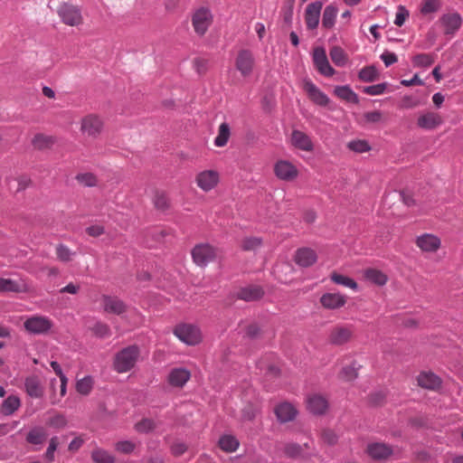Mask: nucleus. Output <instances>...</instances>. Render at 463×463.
<instances>
[{"label":"nucleus","mask_w":463,"mask_h":463,"mask_svg":"<svg viewBox=\"0 0 463 463\" xmlns=\"http://www.w3.org/2000/svg\"><path fill=\"white\" fill-rule=\"evenodd\" d=\"M140 350L136 345H128L115 355L113 367L116 372L124 373L133 369L139 358Z\"/></svg>","instance_id":"obj_1"},{"label":"nucleus","mask_w":463,"mask_h":463,"mask_svg":"<svg viewBox=\"0 0 463 463\" xmlns=\"http://www.w3.org/2000/svg\"><path fill=\"white\" fill-rule=\"evenodd\" d=\"M193 261L201 268L213 262L217 256V250L210 243H198L191 251Z\"/></svg>","instance_id":"obj_2"},{"label":"nucleus","mask_w":463,"mask_h":463,"mask_svg":"<svg viewBox=\"0 0 463 463\" xmlns=\"http://www.w3.org/2000/svg\"><path fill=\"white\" fill-rule=\"evenodd\" d=\"M53 326V322L45 316L34 315L24 322V327L31 335H40L48 334Z\"/></svg>","instance_id":"obj_3"},{"label":"nucleus","mask_w":463,"mask_h":463,"mask_svg":"<svg viewBox=\"0 0 463 463\" xmlns=\"http://www.w3.org/2000/svg\"><path fill=\"white\" fill-rule=\"evenodd\" d=\"M57 13L61 20L67 25L78 26L82 24L81 10L76 5L62 3L58 7Z\"/></svg>","instance_id":"obj_4"},{"label":"nucleus","mask_w":463,"mask_h":463,"mask_svg":"<svg viewBox=\"0 0 463 463\" xmlns=\"http://www.w3.org/2000/svg\"><path fill=\"white\" fill-rule=\"evenodd\" d=\"M174 335L188 345H195L201 341L199 328L191 324H182L175 326Z\"/></svg>","instance_id":"obj_5"},{"label":"nucleus","mask_w":463,"mask_h":463,"mask_svg":"<svg viewBox=\"0 0 463 463\" xmlns=\"http://www.w3.org/2000/svg\"><path fill=\"white\" fill-rule=\"evenodd\" d=\"M213 16L212 12L207 7H201L197 9L192 16V24L194 32L198 35H204L208 28L212 24Z\"/></svg>","instance_id":"obj_6"},{"label":"nucleus","mask_w":463,"mask_h":463,"mask_svg":"<svg viewBox=\"0 0 463 463\" xmlns=\"http://www.w3.org/2000/svg\"><path fill=\"white\" fill-rule=\"evenodd\" d=\"M255 66V58L251 51H239L235 59V68L244 78L249 77L253 72Z\"/></svg>","instance_id":"obj_7"},{"label":"nucleus","mask_w":463,"mask_h":463,"mask_svg":"<svg viewBox=\"0 0 463 463\" xmlns=\"http://www.w3.org/2000/svg\"><path fill=\"white\" fill-rule=\"evenodd\" d=\"M103 130V121L101 118L93 114H90L82 118L80 131L83 135L96 138Z\"/></svg>","instance_id":"obj_8"},{"label":"nucleus","mask_w":463,"mask_h":463,"mask_svg":"<svg viewBox=\"0 0 463 463\" xmlns=\"http://www.w3.org/2000/svg\"><path fill=\"white\" fill-rule=\"evenodd\" d=\"M313 61L318 72L326 77L335 74L334 68L330 65L323 47H317L313 52Z\"/></svg>","instance_id":"obj_9"},{"label":"nucleus","mask_w":463,"mask_h":463,"mask_svg":"<svg viewBox=\"0 0 463 463\" xmlns=\"http://www.w3.org/2000/svg\"><path fill=\"white\" fill-rule=\"evenodd\" d=\"M219 173L215 170H204L197 174L195 182L203 192L213 190L219 183Z\"/></svg>","instance_id":"obj_10"},{"label":"nucleus","mask_w":463,"mask_h":463,"mask_svg":"<svg viewBox=\"0 0 463 463\" xmlns=\"http://www.w3.org/2000/svg\"><path fill=\"white\" fill-rule=\"evenodd\" d=\"M276 176L283 181H293L298 175L297 167L287 160H279L274 165Z\"/></svg>","instance_id":"obj_11"},{"label":"nucleus","mask_w":463,"mask_h":463,"mask_svg":"<svg viewBox=\"0 0 463 463\" xmlns=\"http://www.w3.org/2000/svg\"><path fill=\"white\" fill-rule=\"evenodd\" d=\"M48 432L42 425H34L29 429L25 435V441L27 444L34 446L38 450L47 440Z\"/></svg>","instance_id":"obj_12"},{"label":"nucleus","mask_w":463,"mask_h":463,"mask_svg":"<svg viewBox=\"0 0 463 463\" xmlns=\"http://www.w3.org/2000/svg\"><path fill=\"white\" fill-rule=\"evenodd\" d=\"M353 329L350 326H336L331 329L328 339L335 345H342L350 341L353 336Z\"/></svg>","instance_id":"obj_13"},{"label":"nucleus","mask_w":463,"mask_h":463,"mask_svg":"<svg viewBox=\"0 0 463 463\" xmlns=\"http://www.w3.org/2000/svg\"><path fill=\"white\" fill-rule=\"evenodd\" d=\"M415 243L424 252H435L441 245L440 239L432 233H423L417 236Z\"/></svg>","instance_id":"obj_14"},{"label":"nucleus","mask_w":463,"mask_h":463,"mask_svg":"<svg viewBox=\"0 0 463 463\" xmlns=\"http://www.w3.org/2000/svg\"><path fill=\"white\" fill-rule=\"evenodd\" d=\"M366 452L374 460H386L393 454V449L386 443L373 442L367 445Z\"/></svg>","instance_id":"obj_15"},{"label":"nucleus","mask_w":463,"mask_h":463,"mask_svg":"<svg viewBox=\"0 0 463 463\" xmlns=\"http://www.w3.org/2000/svg\"><path fill=\"white\" fill-rule=\"evenodd\" d=\"M102 305L106 313L121 316L127 311L125 302L115 296L103 295Z\"/></svg>","instance_id":"obj_16"},{"label":"nucleus","mask_w":463,"mask_h":463,"mask_svg":"<svg viewBox=\"0 0 463 463\" xmlns=\"http://www.w3.org/2000/svg\"><path fill=\"white\" fill-rule=\"evenodd\" d=\"M317 260V255L314 250L308 247H302L296 250L294 261L301 268H308Z\"/></svg>","instance_id":"obj_17"},{"label":"nucleus","mask_w":463,"mask_h":463,"mask_svg":"<svg viewBox=\"0 0 463 463\" xmlns=\"http://www.w3.org/2000/svg\"><path fill=\"white\" fill-rule=\"evenodd\" d=\"M322 7L323 4L320 1H316L307 5L305 13V20L307 29L314 30L317 27Z\"/></svg>","instance_id":"obj_18"},{"label":"nucleus","mask_w":463,"mask_h":463,"mask_svg":"<svg viewBox=\"0 0 463 463\" xmlns=\"http://www.w3.org/2000/svg\"><path fill=\"white\" fill-rule=\"evenodd\" d=\"M304 90L309 99L317 105L326 107L329 103V98L321 91L311 80H304Z\"/></svg>","instance_id":"obj_19"},{"label":"nucleus","mask_w":463,"mask_h":463,"mask_svg":"<svg viewBox=\"0 0 463 463\" xmlns=\"http://www.w3.org/2000/svg\"><path fill=\"white\" fill-rule=\"evenodd\" d=\"M307 408L314 415H323L328 409V402L320 394H312L307 398Z\"/></svg>","instance_id":"obj_20"},{"label":"nucleus","mask_w":463,"mask_h":463,"mask_svg":"<svg viewBox=\"0 0 463 463\" xmlns=\"http://www.w3.org/2000/svg\"><path fill=\"white\" fill-rule=\"evenodd\" d=\"M190 378V371L183 367H178L170 371L167 376V382L173 387L183 388Z\"/></svg>","instance_id":"obj_21"},{"label":"nucleus","mask_w":463,"mask_h":463,"mask_svg":"<svg viewBox=\"0 0 463 463\" xmlns=\"http://www.w3.org/2000/svg\"><path fill=\"white\" fill-rule=\"evenodd\" d=\"M418 384L427 390L436 391L440 388L442 381L431 372H422L417 377Z\"/></svg>","instance_id":"obj_22"},{"label":"nucleus","mask_w":463,"mask_h":463,"mask_svg":"<svg viewBox=\"0 0 463 463\" xmlns=\"http://www.w3.org/2000/svg\"><path fill=\"white\" fill-rule=\"evenodd\" d=\"M291 143L296 148L302 151L312 152L314 150V145L309 136L298 129L291 133Z\"/></svg>","instance_id":"obj_23"},{"label":"nucleus","mask_w":463,"mask_h":463,"mask_svg":"<svg viewBox=\"0 0 463 463\" xmlns=\"http://www.w3.org/2000/svg\"><path fill=\"white\" fill-rule=\"evenodd\" d=\"M321 305L326 309H337L346 303V297L340 293H325L320 298Z\"/></svg>","instance_id":"obj_24"},{"label":"nucleus","mask_w":463,"mask_h":463,"mask_svg":"<svg viewBox=\"0 0 463 463\" xmlns=\"http://www.w3.org/2000/svg\"><path fill=\"white\" fill-rule=\"evenodd\" d=\"M275 414L277 419L281 423H286L293 420L297 414V409L289 402H282L276 406Z\"/></svg>","instance_id":"obj_25"},{"label":"nucleus","mask_w":463,"mask_h":463,"mask_svg":"<svg viewBox=\"0 0 463 463\" xmlns=\"http://www.w3.org/2000/svg\"><path fill=\"white\" fill-rule=\"evenodd\" d=\"M443 123L442 118L435 112H427L418 118L417 125L425 130H432Z\"/></svg>","instance_id":"obj_26"},{"label":"nucleus","mask_w":463,"mask_h":463,"mask_svg":"<svg viewBox=\"0 0 463 463\" xmlns=\"http://www.w3.org/2000/svg\"><path fill=\"white\" fill-rule=\"evenodd\" d=\"M440 23L445 28L446 34H453L462 24L461 16L458 13L443 14Z\"/></svg>","instance_id":"obj_27"},{"label":"nucleus","mask_w":463,"mask_h":463,"mask_svg":"<svg viewBox=\"0 0 463 463\" xmlns=\"http://www.w3.org/2000/svg\"><path fill=\"white\" fill-rule=\"evenodd\" d=\"M264 292L260 287L251 286L241 288L237 292V298L244 301H255L260 299Z\"/></svg>","instance_id":"obj_28"},{"label":"nucleus","mask_w":463,"mask_h":463,"mask_svg":"<svg viewBox=\"0 0 463 463\" xmlns=\"http://www.w3.org/2000/svg\"><path fill=\"white\" fill-rule=\"evenodd\" d=\"M26 393L32 398H42L43 388L37 376L27 377L24 381Z\"/></svg>","instance_id":"obj_29"},{"label":"nucleus","mask_w":463,"mask_h":463,"mask_svg":"<svg viewBox=\"0 0 463 463\" xmlns=\"http://www.w3.org/2000/svg\"><path fill=\"white\" fill-rule=\"evenodd\" d=\"M334 94L346 102L353 104H357L359 102L358 95L349 85L336 86L334 90Z\"/></svg>","instance_id":"obj_30"},{"label":"nucleus","mask_w":463,"mask_h":463,"mask_svg":"<svg viewBox=\"0 0 463 463\" xmlns=\"http://www.w3.org/2000/svg\"><path fill=\"white\" fill-rule=\"evenodd\" d=\"M21 406V401L16 395H9L5 398L1 406V413L5 416L13 415Z\"/></svg>","instance_id":"obj_31"},{"label":"nucleus","mask_w":463,"mask_h":463,"mask_svg":"<svg viewBox=\"0 0 463 463\" xmlns=\"http://www.w3.org/2000/svg\"><path fill=\"white\" fill-rule=\"evenodd\" d=\"M364 277L367 280L377 286H383L386 284L388 278L381 270L375 269H368L364 271Z\"/></svg>","instance_id":"obj_32"},{"label":"nucleus","mask_w":463,"mask_h":463,"mask_svg":"<svg viewBox=\"0 0 463 463\" xmlns=\"http://www.w3.org/2000/svg\"><path fill=\"white\" fill-rule=\"evenodd\" d=\"M91 459L94 463H115V457L108 450L97 448L91 451Z\"/></svg>","instance_id":"obj_33"},{"label":"nucleus","mask_w":463,"mask_h":463,"mask_svg":"<svg viewBox=\"0 0 463 463\" xmlns=\"http://www.w3.org/2000/svg\"><path fill=\"white\" fill-rule=\"evenodd\" d=\"M230 136L231 128L229 124L226 122L222 123L219 127L218 135L214 138V145L218 147L224 146L228 143Z\"/></svg>","instance_id":"obj_34"},{"label":"nucleus","mask_w":463,"mask_h":463,"mask_svg":"<svg viewBox=\"0 0 463 463\" xmlns=\"http://www.w3.org/2000/svg\"><path fill=\"white\" fill-rule=\"evenodd\" d=\"M337 12V8L332 5L325 8L322 17V25L325 28L330 29L334 26Z\"/></svg>","instance_id":"obj_35"},{"label":"nucleus","mask_w":463,"mask_h":463,"mask_svg":"<svg viewBox=\"0 0 463 463\" xmlns=\"http://www.w3.org/2000/svg\"><path fill=\"white\" fill-rule=\"evenodd\" d=\"M358 78L364 82H373L378 80L379 71L374 65L365 66L360 70Z\"/></svg>","instance_id":"obj_36"},{"label":"nucleus","mask_w":463,"mask_h":463,"mask_svg":"<svg viewBox=\"0 0 463 463\" xmlns=\"http://www.w3.org/2000/svg\"><path fill=\"white\" fill-rule=\"evenodd\" d=\"M93 378L90 375H86L76 382L75 388L80 394L89 395L93 389Z\"/></svg>","instance_id":"obj_37"},{"label":"nucleus","mask_w":463,"mask_h":463,"mask_svg":"<svg viewBox=\"0 0 463 463\" xmlns=\"http://www.w3.org/2000/svg\"><path fill=\"white\" fill-rule=\"evenodd\" d=\"M362 366L356 362L353 361L349 365L345 366L341 371V378L345 381H354L358 376V371Z\"/></svg>","instance_id":"obj_38"},{"label":"nucleus","mask_w":463,"mask_h":463,"mask_svg":"<svg viewBox=\"0 0 463 463\" xmlns=\"http://www.w3.org/2000/svg\"><path fill=\"white\" fill-rule=\"evenodd\" d=\"M220 448L226 452H233L239 447L238 439L232 435H223L219 439Z\"/></svg>","instance_id":"obj_39"},{"label":"nucleus","mask_w":463,"mask_h":463,"mask_svg":"<svg viewBox=\"0 0 463 463\" xmlns=\"http://www.w3.org/2000/svg\"><path fill=\"white\" fill-rule=\"evenodd\" d=\"M331 280L337 284L342 285L346 288H350L354 290L358 289V284L351 278L339 274L337 272H333L330 276Z\"/></svg>","instance_id":"obj_40"},{"label":"nucleus","mask_w":463,"mask_h":463,"mask_svg":"<svg viewBox=\"0 0 463 463\" xmlns=\"http://www.w3.org/2000/svg\"><path fill=\"white\" fill-rule=\"evenodd\" d=\"M329 55L336 66L342 67L346 63L347 57L341 47L334 46L331 48Z\"/></svg>","instance_id":"obj_41"},{"label":"nucleus","mask_w":463,"mask_h":463,"mask_svg":"<svg viewBox=\"0 0 463 463\" xmlns=\"http://www.w3.org/2000/svg\"><path fill=\"white\" fill-rule=\"evenodd\" d=\"M59 445V437L52 436L49 439L48 447L43 454L44 458L48 462H53L55 460V451L57 450Z\"/></svg>","instance_id":"obj_42"},{"label":"nucleus","mask_w":463,"mask_h":463,"mask_svg":"<svg viewBox=\"0 0 463 463\" xmlns=\"http://www.w3.org/2000/svg\"><path fill=\"white\" fill-rule=\"evenodd\" d=\"M412 62L416 67L428 68L434 62V57L429 53H420L413 57Z\"/></svg>","instance_id":"obj_43"},{"label":"nucleus","mask_w":463,"mask_h":463,"mask_svg":"<svg viewBox=\"0 0 463 463\" xmlns=\"http://www.w3.org/2000/svg\"><path fill=\"white\" fill-rule=\"evenodd\" d=\"M262 245V239L260 237H246L241 242L243 250L251 251L260 249Z\"/></svg>","instance_id":"obj_44"},{"label":"nucleus","mask_w":463,"mask_h":463,"mask_svg":"<svg viewBox=\"0 0 463 463\" xmlns=\"http://www.w3.org/2000/svg\"><path fill=\"white\" fill-rule=\"evenodd\" d=\"M155 429L156 422L148 418H144L135 424V430L139 433H149Z\"/></svg>","instance_id":"obj_45"},{"label":"nucleus","mask_w":463,"mask_h":463,"mask_svg":"<svg viewBox=\"0 0 463 463\" xmlns=\"http://www.w3.org/2000/svg\"><path fill=\"white\" fill-rule=\"evenodd\" d=\"M347 147L356 153L368 152L371 149L367 141L362 139L352 140L347 144Z\"/></svg>","instance_id":"obj_46"},{"label":"nucleus","mask_w":463,"mask_h":463,"mask_svg":"<svg viewBox=\"0 0 463 463\" xmlns=\"http://www.w3.org/2000/svg\"><path fill=\"white\" fill-rule=\"evenodd\" d=\"M136 443L131 440H120L115 443V449L122 454L129 455L136 449Z\"/></svg>","instance_id":"obj_47"},{"label":"nucleus","mask_w":463,"mask_h":463,"mask_svg":"<svg viewBox=\"0 0 463 463\" xmlns=\"http://www.w3.org/2000/svg\"><path fill=\"white\" fill-rule=\"evenodd\" d=\"M92 331L94 335L99 338H107L111 335L110 327L103 322H97L93 326Z\"/></svg>","instance_id":"obj_48"},{"label":"nucleus","mask_w":463,"mask_h":463,"mask_svg":"<svg viewBox=\"0 0 463 463\" xmlns=\"http://www.w3.org/2000/svg\"><path fill=\"white\" fill-rule=\"evenodd\" d=\"M57 258L63 262H68L71 260L74 253L66 245L60 243L56 247Z\"/></svg>","instance_id":"obj_49"},{"label":"nucleus","mask_w":463,"mask_h":463,"mask_svg":"<svg viewBox=\"0 0 463 463\" xmlns=\"http://www.w3.org/2000/svg\"><path fill=\"white\" fill-rule=\"evenodd\" d=\"M18 284L10 279H0V292H17Z\"/></svg>","instance_id":"obj_50"},{"label":"nucleus","mask_w":463,"mask_h":463,"mask_svg":"<svg viewBox=\"0 0 463 463\" xmlns=\"http://www.w3.org/2000/svg\"><path fill=\"white\" fill-rule=\"evenodd\" d=\"M154 204L158 210H165L168 208L169 200L165 194L164 193H156L154 196Z\"/></svg>","instance_id":"obj_51"},{"label":"nucleus","mask_w":463,"mask_h":463,"mask_svg":"<svg viewBox=\"0 0 463 463\" xmlns=\"http://www.w3.org/2000/svg\"><path fill=\"white\" fill-rule=\"evenodd\" d=\"M387 88V83L383 82L375 85L366 86L364 88L363 91L365 94L371 95V96H376L383 94Z\"/></svg>","instance_id":"obj_52"},{"label":"nucleus","mask_w":463,"mask_h":463,"mask_svg":"<svg viewBox=\"0 0 463 463\" xmlns=\"http://www.w3.org/2000/svg\"><path fill=\"white\" fill-rule=\"evenodd\" d=\"M439 7H440L439 0H425L421 6L420 12L423 14H428L430 13L437 12Z\"/></svg>","instance_id":"obj_53"},{"label":"nucleus","mask_w":463,"mask_h":463,"mask_svg":"<svg viewBox=\"0 0 463 463\" xmlns=\"http://www.w3.org/2000/svg\"><path fill=\"white\" fill-rule=\"evenodd\" d=\"M52 142V137H46L43 134H36L32 141L33 145L39 149L47 147Z\"/></svg>","instance_id":"obj_54"},{"label":"nucleus","mask_w":463,"mask_h":463,"mask_svg":"<svg viewBox=\"0 0 463 463\" xmlns=\"http://www.w3.org/2000/svg\"><path fill=\"white\" fill-rule=\"evenodd\" d=\"M76 179L82 184L88 187H92L97 184V178L93 174L90 173H85V174H79L76 176Z\"/></svg>","instance_id":"obj_55"},{"label":"nucleus","mask_w":463,"mask_h":463,"mask_svg":"<svg viewBox=\"0 0 463 463\" xmlns=\"http://www.w3.org/2000/svg\"><path fill=\"white\" fill-rule=\"evenodd\" d=\"M410 13L403 5H399L395 15L394 24L397 26H402L409 17Z\"/></svg>","instance_id":"obj_56"},{"label":"nucleus","mask_w":463,"mask_h":463,"mask_svg":"<svg viewBox=\"0 0 463 463\" xmlns=\"http://www.w3.org/2000/svg\"><path fill=\"white\" fill-rule=\"evenodd\" d=\"M67 420L62 414H57L50 419L49 424L55 429H62L67 426Z\"/></svg>","instance_id":"obj_57"},{"label":"nucleus","mask_w":463,"mask_h":463,"mask_svg":"<svg viewBox=\"0 0 463 463\" xmlns=\"http://www.w3.org/2000/svg\"><path fill=\"white\" fill-rule=\"evenodd\" d=\"M284 451L288 457L296 458L301 454L302 448L297 443H288L285 446Z\"/></svg>","instance_id":"obj_58"},{"label":"nucleus","mask_w":463,"mask_h":463,"mask_svg":"<svg viewBox=\"0 0 463 463\" xmlns=\"http://www.w3.org/2000/svg\"><path fill=\"white\" fill-rule=\"evenodd\" d=\"M322 439L330 446L335 445L338 440L337 435L331 430H325L322 432Z\"/></svg>","instance_id":"obj_59"},{"label":"nucleus","mask_w":463,"mask_h":463,"mask_svg":"<svg viewBox=\"0 0 463 463\" xmlns=\"http://www.w3.org/2000/svg\"><path fill=\"white\" fill-rule=\"evenodd\" d=\"M84 442L85 439L82 435L77 436L69 443L68 449L73 453L77 452L82 447Z\"/></svg>","instance_id":"obj_60"},{"label":"nucleus","mask_w":463,"mask_h":463,"mask_svg":"<svg viewBox=\"0 0 463 463\" xmlns=\"http://www.w3.org/2000/svg\"><path fill=\"white\" fill-rule=\"evenodd\" d=\"M380 59L383 61L386 67L392 65L398 61L396 54L388 51L383 52L381 54Z\"/></svg>","instance_id":"obj_61"},{"label":"nucleus","mask_w":463,"mask_h":463,"mask_svg":"<svg viewBox=\"0 0 463 463\" xmlns=\"http://www.w3.org/2000/svg\"><path fill=\"white\" fill-rule=\"evenodd\" d=\"M86 232L91 237H99L105 233V228L102 225L95 224L86 228Z\"/></svg>","instance_id":"obj_62"},{"label":"nucleus","mask_w":463,"mask_h":463,"mask_svg":"<svg viewBox=\"0 0 463 463\" xmlns=\"http://www.w3.org/2000/svg\"><path fill=\"white\" fill-rule=\"evenodd\" d=\"M260 333V328L256 324H251V325L248 326L246 328V335L250 339H254L257 336H259Z\"/></svg>","instance_id":"obj_63"},{"label":"nucleus","mask_w":463,"mask_h":463,"mask_svg":"<svg viewBox=\"0 0 463 463\" xmlns=\"http://www.w3.org/2000/svg\"><path fill=\"white\" fill-rule=\"evenodd\" d=\"M187 450V447L184 443L177 442L171 446V452L175 456H181Z\"/></svg>","instance_id":"obj_64"}]
</instances>
